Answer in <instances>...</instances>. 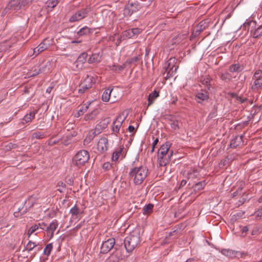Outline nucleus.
Wrapping results in <instances>:
<instances>
[{
	"instance_id": "f257e3e1",
	"label": "nucleus",
	"mask_w": 262,
	"mask_h": 262,
	"mask_svg": "<svg viewBox=\"0 0 262 262\" xmlns=\"http://www.w3.org/2000/svg\"><path fill=\"white\" fill-rule=\"evenodd\" d=\"M148 169L141 166L132 168L129 172V177L133 180L134 183L136 185L141 184L146 178Z\"/></svg>"
},
{
	"instance_id": "f03ea898",
	"label": "nucleus",
	"mask_w": 262,
	"mask_h": 262,
	"mask_svg": "<svg viewBox=\"0 0 262 262\" xmlns=\"http://www.w3.org/2000/svg\"><path fill=\"white\" fill-rule=\"evenodd\" d=\"M140 233L138 231H133L126 236L124 240V245L127 252H132L140 244Z\"/></svg>"
},
{
	"instance_id": "7ed1b4c3",
	"label": "nucleus",
	"mask_w": 262,
	"mask_h": 262,
	"mask_svg": "<svg viewBox=\"0 0 262 262\" xmlns=\"http://www.w3.org/2000/svg\"><path fill=\"white\" fill-rule=\"evenodd\" d=\"M89 159V152L85 150H80L73 158L72 163L75 166L81 167L88 161Z\"/></svg>"
},
{
	"instance_id": "20e7f679",
	"label": "nucleus",
	"mask_w": 262,
	"mask_h": 262,
	"mask_svg": "<svg viewBox=\"0 0 262 262\" xmlns=\"http://www.w3.org/2000/svg\"><path fill=\"white\" fill-rule=\"evenodd\" d=\"M252 81L251 89L253 91L262 90V71L261 70L258 69L254 72Z\"/></svg>"
},
{
	"instance_id": "39448f33",
	"label": "nucleus",
	"mask_w": 262,
	"mask_h": 262,
	"mask_svg": "<svg viewBox=\"0 0 262 262\" xmlns=\"http://www.w3.org/2000/svg\"><path fill=\"white\" fill-rule=\"evenodd\" d=\"M90 11L91 8L89 7H86L85 8L81 9L74 14L70 18L69 21L71 23H73L80 20L85 18Z\"/></svg>"
},
{
	"instance_id": "423d86ee",
	"label": "nucleus",
	"mask_w": 262,
	"mask_h": 262,
	"mask_svg": "<svg viewBox=\"0 0 262 262\" xmlns=\"http://www.w3.org/2000/svg\"><path fill=\"white\" fill-rule=\"evenodd\" d=\"M209 91L206 89H202L198 91L194 95L195 101L200 104H204L207 102L209 99Z\"/></svg>"
},
{
	"instance_id": "0eeeda50",
	"label": "nucleus",
	"mask_w": 262,
	"mask_h": 262,
	"mask_svg": "<svg viewBox=\"0 0 262 262\" xmlns=\"http://www.w3.org/2000/svg\"><path fill=\"white\" fill-rule=\"evenodd\" d=\"M31 0H11L8 3L6 9L8 10H18L23 6L29 3Z\"/></svg>"
},
{
	"instance_id": "6e6552de",
	"label": "nucleus",
	"mask_w": 262,
	"mask_h": 262,
	"mask_svg": "<svg viewBox=\"0 0 262 262\" xmlns=\"http://www.w3.org/2000/svg\"><path fill=\"white\" fill-rule=\"evenodd\" d=\"M115 251L107 258V262H119L125 257L122 253L121 249L119 248L118 245L115 246Z\"/></svg>"
},
{
	"instance_id": "1a4fd4ad",
	"label": "nucleus",
	"mask_w": 262,
	"mask_h": 262,
	"mask_svg": "<svg viewBox=\"0 0 262 262\" xmlns=\"http://www.w3.org/2000/svg\"><path fill=\"white\" fill-rule=\"evenodd\" d=\"M177 59L175 58H170L167 62V67L166 69L167 72L166 77L169 78L173 76L177 72L178 68V66H176L174 63H176Z\"/></svg>"
},
{
	"instance_id": "9d476101",
	"label": "nucleus",
	"mask_w": 262,
	"mask_h": 262,
	"mask_svg": "<svg viewBox=\"0 0 262 262\" xmlns=\"http://www.w3.org/2000/svg\"><path fill=\"white\" fill-rule=\"evenodd\" d=\"M116 245L115 238H110L102 243L101 247V252L103 254L107 253L113 247L115 248Z\"/></svg>"
},
{
	"instance_id": "9b49d317",
	"label": "nucleus",
	"mask_w": 262,
	"mask_h": 262,
	"mask_svg": "<svg viewBox=\"0 0 262 262\" xmlns=\"http://www.w3.org/2000/svg\"><path fill=\"white\" fill-rule=\"evenodd\" d=\"M52 40L48 38L44 39L42 41L38 46L37 47L34 49L33 54L37 55L43 51L47 50L51 45Z\"/></svg>"
},
{
	"instance_id": "f8f14e48",
	"label": "nucleus",
	"mask_w": 262,
	"mask_h": 262,
	"mask_svg": "<svg viewBox=\"0 0 262 262\" xmlns=\"http://www.w3.org/2000/svg\"><path fill=\"white\" fill-rule=\"evenodd\" d=\"M125 119V117H122V116L120 115L113 121L112 126V131L114 134L117 135V134L119 133V130Z\"/></svg>"
},
{
	"instance_id": "ddd939ff",
	"label": "nucleus",
	"mask_w": 262,
	"mask_h": 262,
	"mask_svg": "<svg viewBox=\"0 0 262 262\" xmlns=\"http://www.w3.org/2000/svg\"><path fill=\"white\" fill-rule=\"evenodd\" d=\"M108 148V139L106 137H101L98 141L97 149L99 153L103 154Z\"/></svg>"
},
{
	"instance_id": "4468645a",
	"label": "nucleus",
	"mask_w": 262,
	"mask_h": 262,
	"mask_svg": "<svg viewBox=\"0 0 262 262\" xmlns=\"http://www.w3.org/2000/svg\"><path fill=\"white\" fill-rule=\"evenodd\" d=\"M88 54L85 52H83L78 56L77 60L74 63L77 70L82 69L83 64L85 63Z\"/></svg>"
},
{
	"instance_id": "2eb2a0df",
	"label": "nucleus",
	"mask_w": 262,
	"mask_h": 262,
	"mask_svg": "<svg viewBox=\"0 0 262 262\" xmlns=\"http://www.w3.org/2000/svg\"><path fill=\"white\" fill-rule=\"evenodd\" d=\"M110 122V118L107 117L102 119L100 122L97 124L95 128V130L99 134L103 129H105Z\"/></svg>"
},
{
	"instance_id": "dca6fc26",
	"label": "nucleus",
	"mask_w": 262,
	"mask_h": 262,
	"mask_svg": "<svg viewBox=\"0 0 262 262\" xmlns=\"http://www.w3.org/2000/svg\"><path fill=\"white\" fill-rule=\"evenodd\" d=\"M58 223L57 220H54L49 225V226L47 227V236L50 237V238H52L54 235V232L57 228Z\"/></svg>"
},
{
	"instance_id": "f3484780",
	"label": "nucleus",
	"mask_w": 262,
	"mask_h": 262,
	"mask_svg": "<svg viewBox=\"0 0 262 262\" xmlns=\"http://www.w3.org/2000/svg\"><path fill=\"white\" fill-rule=\"evenodd\" d=\"M171 144L167 142L165 144H163L160 148L158 150V156H167L169 155L168 151L170 147Z\"/></svg>"
},
{
	"instance_id": "a211bd4d",
	"label": "nucleus",
	"mask_w": 262,
	"mask_h": 262,
	"mask_svg": "<svg viewBox=\"0 0 262 262\" xmlns=\"http://www.w3.org/2000/svg\"><path fill=\"white\" fill-rule=\"evenodd\" d=\"M99 113V111L97 109H95L91 112L85 114L84 116L83 120L88 122L93 121L95 120Z\"/></svg>"
},
{
	"instance_id": "6ab92c4d",
	"label": "nucleus",
	"mask_w": 262,
	"mask_h": 262,
	"mask_svg": "<svg viewBox=\"0 0 262 262\" xmlns=\"http://www.w3.org/2000/svg\"><path fill=\"white\" fill-rule=\"evenodd\" d=\"M221 253L223 255L230 258L236 257L239 253L238 251L230 249H223L221 250Z\"/></svg>"
},
{
	"instance_id": "aec40b11",
	"label": "nucleus",
	"mask_w": 262,
	"mask_h": 262,
	"mask_svg": "<svg viewBox=\"0 0 262 262\" xmlns=\"http://www.w3.org/2000/svg\"><path fill=\"white\" fill-rule=\"evenodd\" d=\"M173 154V151H170V154L167 156H158V162L160 166H166L170 161V158Z\"/></svg>"
},
{
	"instance_id": "412c9836",
	"label": "nucleus",
	"mask_w": 262,
	"mask_h": 262,
	"mask_svg": "<svg viewBox=\"0 0 262 262\" xmlns=\"http://www.w3.org/2000/svg\"><path fill=\"white\" fill-rule=\"evenodd\" d=\"M38 110H35L26 114L22 119V123L24 124L31 122L35 118V116Z\"/></svg>"
},
{
	"instance_id": "4be33fe9",
	"label": "nucleus",
	"mask_w": 262,
	"mask_h": 262,
	"mask_svg": "<svg viewBox=\"0 0 262 262\" xmlns=\"http://www.w3.org/2000/svg\"><path fill=\"white\" fill-rule=\"evenodd\" d=\"M95 83V79L93 76L87 75L84 80L81 82L83 84L85 88L90 89L92 87L93 84Z\"/></svg>"
},
{
	"instance_id": "5701e85b",
	"label": "nucleus",
	"mask_w": 262,
	"mask_h": 262,
	"mask_svg": "<svg viewBox=\"0 0 262 262\" xmlns=\"http://www.w3.org/2000/svg\"><path fill=\"white\" fill-rule=\"evenodd\" d=\"M98 134V133L95 129L90 132L84 140V144L87 145L89 144L93 140L95 137Z\"/></svg>"
},
{
	"instance_id": "b1692460",
	"label": "nucleus",
	"mask_w": 262,
	"mask_h": 262,
	"mask_svg": "<svg viewBox=\"0 0 262 262\" xmlns=\"http://www.w3.org/2000/svg\"><path fill=\"white\" fill-rule=\"evenodd\" d=\"M243 136H235L233 139H232L231 141L230 146L231 148H236L237 146H239L243 142Z\"/></svg>"
},
{
	"instance_id": "393cba45",
	"label": "nucleus",
	"mask_w": 262,
	"mask_h": 262,
	"mask_svg": "<svg viewBox=\"0 0 262 262\" xmlns=\"http://www.w3.org/2000/svg\"><path fill=\"white\" fill-rule=\"evenodd\" d=\"M137 10L138 9L134 8V5L132 4L124 9L123 14L125 16H130Z\"/></svg>"
},
{
	"instance_id": "a878e982",
	"label": "nucleus",
	"mask_w": 262,
	"mask_h": 262,
	"mask_svg": "<svg viewBox=\"0 0 262 262\" xmlns=\"http://www.w3.org/2000/svg\"><path fill=\"white\" fill-rule=\"evenodd\" d=\"M159 96V92L155 90L151 93L148 97V104L147 107L151 105L155 101L156 98Z\"/></svg>"
},
{
	"instance_id": "bb28decb",
	"label": "nucleus",
	"mask_w": 262,
	"mask_h": 262,
	"mask_svg": "<svg viewBox=\"0 0 262 262\" xmlns=\"http://www.w3.org/2000/svg\"><path fill=\"white\" fill-rule=\"evenodd\" d=\"M200 176L199 171L197 169H193L189 170L187 172L188 179L194 180Z\"/></svg>"
},
{
	"instance_id": "cd10ccee",
	"label": "nucleus",
	"mask_w": 262,
	"mask_h": 262,
	"mask_svg": "<svg viewBox=\"0 0 262 262\" xmlns=\"http://www.w3.org/2000/svg\"><path fill=\"white\" fill-rule=\"evenodd\" d=\"M101 60V55L99 53L93 54L89 58L88 62L90 63H98Z\"/></svg>"
},
{
	"instance_id": "c85d7f7f",
	"label": "nucleus",
	"mask_w": 262,
	"mask_h": 262,
	"mask_svg": "<svg viewBox=\"0 0 262 262\" xmlns=\"http://www.w3.org/2000/svg\"><path fill=\"white\" fill-rule=\"evenodd\" d=\"M212 79L209 75H206L201 77V82L202 84L206 86V88L205 89L210 90L211 87L210 81Z\"/></svg>"
},
{
	"instance_id": "c756f323",
	"label": "nucleus",
	"mask_w": 262,
	"mask_h": 262,
	"mask_svg": "<svg viewBox=\"0 0 262 262\" xmlns=\"http://www.w3.org/2000/svg\"><path fill=\"white\" fill-rule=\"evenodd\" d=\"M252 36L254 38H258L262 36V25L251 32Z\"/></svg>"
},
{
	"instance_id": "7c9ffc66",
	"label": "nucleus",
	"mask_w": 262,
	"mask_h": 262,
	"mask_svg": "<svg viewBox=\"0 0 262 262\" xmlns=\"http://www.w3.org/2000/svg\"><path fill=\"white\" fill-rule=\"evenodd\" d=\"M112 90L113 89H110L108 88L103 92L101 97V99L103 101L107 102L110 100Z\"/></svg>"
},
{
	"instance_id": "2f4dec72",
	"label": "nucleus",
	"mask_w": 262,
	"mask_h": 262,
	"mask_svg": "<svg viewBox=\"0 0 262 262\" xmlns=\"http://www.w3.org/2000/svg\"><path fill=\"white\" fill-rule=\"evenodd\" d=\"M123 149V147H120L114 151L112 156V160L114 161H117L122 153Z\"/></svg>"
},
{
	"instance_id": "473e14b6",
	"label": "nucleus",
	"mask_w": 262,
	"mask_h": 262,
	"mask_svg": "<svg viewBox=\"0 0 262 262\" xmlns=\"http://www.w3.org/2000/svg\"><path fill=\"white\" fill-rule=\"evenodd\" d=\"M126 64L125 62L120 66L113 64L109 66L110 70L115 72L122 71L126 68Z\"/></svg>"
},
{
	"instance_id": "72a5a7b5",
	"label": "nucleus",
	"mask_w": 262,
	"mask_h": 262,
	"mask_svg": "<svg viewBox=\"0 0 262 262\" xmlns=\"http://www.w3.org/2000/svg\"><path fill=\"white\" fill-rule=\"evenodd\" d=\"M133 37V33H132L130 29H128L123 31L121 34V38H122L123 40L130 38Z\"/></svg>"
},
{
	"instance_id": "f704fd0d",
	"label": "nucleus",
	"mask_w": 262,
	"mask_h": 262,
	"mask_svg": "<svg viewBox=\"0 0 262 262\" xmlns=\"http://www.w3.org/2000/svg\"><path fill=\"white\" fill-rule=\"evenodd\" d=\"M91 33V29L87 27H84L80 29L77 32V34L79 36H82L86 34H89Z\"/></svg>"
},
{
	"instance_id": "c9c22d12",
	"label": "nucleus",
	"mask_w": 262,
	"mask_h": 262,
	"mask_svg": "<svg viewBox=\"0 0 262 262\" xmlns=\"http://www.w3.org/2000/svg\"><path fill=\"white\" fill-rule=\"evenodd\" d=\"M241 66L239 64H233L229 66V71L230 72H238L242 71Z\"/></svg>"
},
{
	"instance_id": "e433bc0d",
	"label": "nucleus",
	"mask_w": 262,
	"mask_h": 262,
	"mask_svg": "<svg viewBox=\"0 0 262 262\" xmlns=\"http://www.w3.org/2000/svg\"><path fill=\"white\" fill-rule=\"evenodd\" d=\"M154 205L152 204H148L145 206L143 208V213L144 214H149L152 211Z\"/></svg>"
},
{
	"instance_id": "4c0bfd02",
	"label": "nucleus",
	"mask_w": 262,
	"mask_h": 262,
	"mask_svg": "<svg viewBox=\"0 0 262 262\" xmlns=\"http://www.w3.org/2000/svg\"><path fill=\"white\" fill-rule=\"evenodd\" d=\"M36 246L37 244L35 242L30 241L25 246V250L30 252L33 250Z\"/></svg>"
},
{
	"instance_id": "58836bf2",
	"label": "nucleus",
	"mask_w": 262,
	"mask_h": 262,
	"mask_svg": "<svg viewBox=\"0 0 262 262\" xmlns=\"http://www.w3.org/2000/svg\"><path fill=\"white\" fill-rule=\"evenodd\" d=\"M58 4V0H48L46 3V6L48 8L53 9Z\"/></svg>"
},
{
	"instance_id": "ea45409f",
	"label": "nucleus",
	"mask_w": 262,
	"mask_h": 262,
	"mask_svg": "<svg viewBox=\"0 0 262 262\" xmlns=\"http://www.w3.org/2000/svg\"><path fill=\"white\" fill-rule=\"evenodd\" d=\"M206 185L205 182L204 181L198 182L195 183L194 186V191H199L205 187Z\"/></svg>"
},
{
	"instance_id": "a19ab883",
	"label": "nucleus",
	"mask_w": 262,
	"mask_h": 262,
	"mask_svg": "<svg viewBox=\"0 0 262 262\" xmlns=\"http://www.w3.org/2000/svg\"><path fill=\"white\" fill-rule=\"evenodd\" d=\"M39 228L37 224L32 225L28 230L27 232V235L30 237L31 234L34 233L35 231H38Z\"/></svg>"
},
{
	"instance_id": "79ce46f5",
	"label": "nucleus",
	"mask_w": 262,
	"mask_h": 262,
	"mask_svg": "<svg viewBox=\"0 0 262 262\" xmlns=\"http://www.w3.org/2000/svg\"><path fill=\"white\" fill-rule=\"evenodd\" d=\"M170 126L174 130H178L180 128V123L177 120H171Z\"/></svg>"
},
{
	"instance_id": "37998d69",
	"label": "nucleus",
	"mask_w": 262,
	"mask_h": 262,
	"mask_svg": "<svg viewBox=\"0 0 262 262\" xmlns=\"http://www.w3.org/2000/svg\"><path fill=\"white\" fill-rule=\"evenodd\" d=\"M32 138L41 139L45 138V134L40 132H36L32 134Z\"/></svg>"
},
{
	"instance_id": "c03bdc74",
	"label": "nucleus",
	"mask_w": 262,
	"mask_h": 262,
	"mask_svg": "<svg viewBox=\"0 0 262 262\" xmlns=\"http://www.w3.org/2000/svg\"><path fill=\"white\" fill-rule=\"evenodd\" d=\"M52 248H53V246H52V244H48L43 250L44 254L46 255L47 256L49 255L51 252Z\"/></svg>"
},
{
	"instance_id": "a18cd8bd",
	"label": "nucleus",
	"mask_w": 262,
	"mask_h": 262,
	"mask_svg": "<svg viewBox=\"0 0 262 262\" xmlns=\"http://www.w3.org/2000/svg\"><path fill=\"white\" fill-rule=\"evenodd\" d=\"M206 22L205 21H201L197 26L196 30L201 33L206 28Z\"/></svg>"
},
{
	"instance_id": "49530a36",
	"label": "nucleus",
	"mask_w": 262,
	"mask_h": 262,
	"mask_svg": "<svg viewBox=\"0 0 262 262\" xmlns=\"http://www.w3.org/2000/svg\"><path fill=\"white\" fill-rule=\"evenodd\" d=\"M70 213L72 215V216L77 215L79 213V209L75 205L70 209Z\"/></svg>"
},
{
	"instance_id": "de8ad7c7",
	"label": "nucleus",
	"mask_w": 262,
	"mask_h": 262,
	"mask_svg": "<svg viewBox=\"0 0 262 262\" xmlns=\"http://www.w3.org/2000/svg\"><path fill=\"white\" fill-rule=\"evenodd\" d=\"M185 35L184 34H179L177 35L174 38H173L174 42L176 43H179L182 40H183L185 38Z\"/></svg>"
},
{
	"instance_id": "09e8293b",
	"label": "nucleus",
	"mask_w": 262,
	"mask_h": 262,
	"mask_svg": "<svg viewBox=\"0 0 262 262\" xmlns=\"http://www.w3.org/2000/svg\"><path fill=\"white\" fill-rule=\"evenodd\" d=\"M57 186L60 187L59 188L57 189V190L60 192H62L66 186V184L62 181L58 182Z\"/></svg>"
},
{
	"instance_id": "8fccbe9b",
	"label": "nucleus",
	"mask_w": 262,
	"mask_h": 262,
	"mask_svg": "<svg viewBox=\"0 0 262 262\" xmlns=\"http://www.w3.org/2000/svg\"><path fill=\"white\" fill-rule=\"evenodd\" d=\"M79 89H78V93L80 94H83L84 93L88 90L89 89L88 88H85V86L83 85V84L80 83L79 85Z\"/></svg>"
},
{
	"instance_id": "3c124183",
	"label": "nucleus",
	"mask_w": 262,
	"mask_h": 262,
	"mask_svg": "<svg viewBox=\"0 0 262 262\" xmlns=\"http://www.w3.org/2000/svg\"><path fill=\"white\" fill-rule=\"evenodd\" d=\"M139 60V56H135V57H134L133 58H130V59H128L125 62V63H126V64H132L133 62H137Z\"/></svg>"
},
{
	"instance_id": "603ef678",
	"label": "nucleus",
	"mask_w": 262,
	"mask_h": 262,
	"mask_svg": "<svg viewBox=\"0 0 262 262\" xmlns=\"http://www.w3.org/2000/svg\"><path fill=\"white\" fill-rule=\"evenodd\" d=\"M33 90L31 86H25L23 90V94L33 93Z\"/></svg>"
},
{
	"instance_id": "864d4df0",
	"label": "nucleus",
	"mask_w": 262,
	"mask_h": 262,
	"mask_svg": "<svg viewBox=\"0 0 262 262\" xmlns=\"http://www.w3.org/2000/svg\"><path fill=\"white\" fill-rule=\"evenodd\" d=\"M130 30H131L132 33H133V36L139 34L142 32V30L138 28H133V29H131Z\"/></svg>"
},
{
	"instance_id": "5fc2aeb1",
	"label": "nucleus",
	"mask_w": 262,
	"mask_h": 262,
	"mask_svg": "<svg viewBox=\"0 0 262 262\" xmlns=\"http://www.w3.org/2000/svg\"><path fill=\"white\" fill-rule=\"evenodd\" d=\"M40 73H41L40 69H37L35 68L33 70V73L32 74L31 73V72H29V76L30 77H34V76L37 75L38 74H39Z\"/></svg>"
},
{
	"instance_id": "6e6d98bb",
	"label": "nucleus",
	"mask_w": 262,
	"mask_h": 262,
	"mask_svg": "<svg viewBox=\"0 0 262 262\" xmlns=\"http://www.w3.org/2000/svg\"><path fill=\"white\" fill-rule=\"evenodd\" d=\"M37 226H38L39 230H46L47 229V224L44 222H41L39 223L38 224H37Z\"/></svg>"
},
{
	"instance_id": "4d7b16f0",
	"label": "nucleus",
	"mask_w": 262,
	"mask_h": 262,
	"mask_svg": "<svg viewBox=\"0 0 262 262\" xmlns=\"http://www.w3.org/2000/svg\"><path fill=\"white\" fill-rule=\"evenodd\" d=\"M255 216L257 220L259 219L262 216V208L255 212Z\"/></svg>"
},
{
	"instance_id": "13d9d810",
	"label": "nucleus",
	"mask_w": 262,
	"mask_h": 262,
	"mask_svg": "<svg viewBox=\"0 0 262 262\" xmlns=\"http://www.w3.org/2000/svg\"><path fill=\"white\" fill-rule=\"evenodd\" d=\"M60 140H53V137L51 138L49 141H48V145L49 146H53L56 144H57V143H58V142Z\"/></svg>"
},
{
	"instance_id": "bf43d9fd",
	"label": "nucleus",
	"mask_w": 262,
	"mask_h": 262,
	"mask_svg": "<svg viewBox=\"0 0 262 262\" xmlns=\"http://www.w3.org/2000/svg\"><path fill=\"white\" fill-rule=\"evenodd\" d=\"M159 142V139L158 138H156L153 142L152 144V148H151V151L150 152L152 153L154 151V149H155V147L156 146V145L158 144Z\"/></svg>"
},
{
	"instance_id": "052dcab7",
	"label": "nucleus",
	"mask_w": 262,
	"mask_h": 262,
	"mask_svg": "<svg viewBox=\"0 0 262 262\" xmlns=\"http://www.w3.org/2000/svg\"><path fill=\"white\" fill-rule=\"evenodd\" d=\"M116 38H117V41H116L115 44H116V46H118L121 42L122 40L123 39H122V38H121V35L120 36H119L118 35Z\"/></svg>"
},
{
	"instance_id": "680f3d73",
	"label": "nucleus",
	"mask_w": 262,
	"mask_h": 262,
	"mask_svg": "<svg viewBox=\"0 0 262 262\" xmlns=\"http://www.w3.org/2000/svg\"><path fill=\"white\" fill-rule=\"evenodd\" d=\"M236 100L237 101H239L241 103H243L247 101L248 99L246 98H243L242 97L238 96H237Z\"/></svg>"
},
{
	"instance_id": "e2e57ef3",
	"label": "nucleus",
	"mask_w": 262,
	"mask_h": 262,
	"mask_svg": "<svg viewBox=\"0 0 262 262\" xmlns=\"http://www.w3.org/2000/svg\"><path fill=\"white\" fill-rule=\"evenodd\" d=\"M17 146V145L15 144H13V143H9L7 145H6V147L7 148H9V149H12V148H16Z\"/></svg>"
},
{
	"instance_id": "0e129e2a",
	"label": "nucleus",
	"mask_w": 262,
	"mask_h": 262,
	"mask_svg": "<svg viewBox=\"0 0 262 262\" xmlns=\"http://www.w3.org/2000/svg\"><path fill=\"white\" fill-rule=\"evenodd\" d=\"M228 75L229 74L228 73L222 74L221 76V79L223 80H227L228 78Z\"/></svg>"
},
{
	"instance_id": "69168bd1",
	"label": "nucleus",
	"mask_w": 262,
	"mask_h": 262,
	"mask_svg": "<svg viewBox=\"0 0 262 262\" xmlns=\"http://www.w3.org/2000/svg\"><path fill=\"white\" fill-rule=\"evenodd\" d=\"M200 34V33L196 29L195 31H194L192 32L190 38H191L192 37H195L196 36L199 35Z\"/></svg>"
},
{
	"instance_id": "338daca9",
	"label": "nucleus",
	"mask_w": 262,
	"mask_h": 262,
	"mask_svg": "<svg viewBox=\"0 0 262 262\" xmlns=\"http://www.w3.org/2000/svg\"><path fill=\"white\" fill-rule=\"evenodd\" d=\"M117 34H115L114 35L110 37L109 40L112 41H114L116 39V37H117Z\"/></svg>"
},
{
	"instance_id": "774afa93",
	"label": "nucleus",
	"mask_w": 262,
	"mask_h": 262,
	"mask_svg": "<svg viewBox=\"0 0 262 262\" xmlns=\"http://www.w3.org/2000/svg\"><path fill=\"white\" fill-rule=\"evenodd\" d=\"M258 230L257 229V228H256L252 230V231H251V234L253 235H257L258 234Z\"/></svg>"
}]
</instances>
